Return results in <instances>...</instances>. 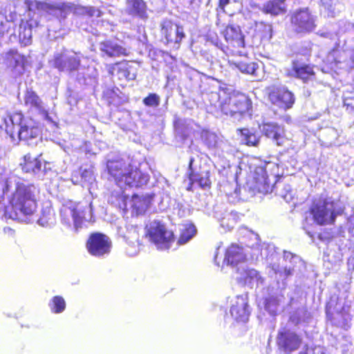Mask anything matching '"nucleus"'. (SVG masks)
<instances>
[{"instance_id":"obj_1","label":"nucleus","mask_w":354,"mask_h":354,"mask_svg":"<svg viewBox=\"0 0 354 354\" xmlns=\"http://www.w3.org/2000/svg\"><path fill=\"white\" fill-rule=\"evenodd\" d=\"M208 98V111L212 114L241 117L252 108V102L249 96L238 91L222 88L218 92H211Z\"/></svg>"},{"instance_id":"obj_2","label":"nucleus","mask_w":354,"mask_h":354,"mask_svg":"<svg viewBox=\"0 0 354 354\" xmlns=\"http://www.w3.org/2000/svg\"><path fill=\"white\" fill-rule=\"evenodd\" d=\"M37 207L35 186L18 182L15 191L8 198V204L5 207V214L12 219L32 216L37 213Z\"/></svg>"},{"instance_id":"obj_3","label":"nucleus","mask_w":354,"mask_h":354,"mask_svg":"<svg viewBox=\"0 0 354 354\" xmlns=\"http://www.w3.org/2000/svg\"><path fill=\"white\" fill-rule=\"evenodd\" d=\"M5 131L12 141L17 139L28 145L41 144V130L31 119L26 118L21 112H14L5 120Z\"/></svg>"},{"instance_id":"obj_4","label":"nucleus","mask_w":354,"mask_h":354,"mask_svg":"<svg viewBox=\"0 0 354 354\" xmlns=\"http://www.w3.org/2000/svg\"><path fill=\"white\" fill-rule=\"evenodd\" d=\"M344 207L328 198H319L313 201L308 212L316 225L324 226L335 225L337 216L344 213Z\"/></svg>"},{"instance_id":"obj_5","label":"nucleus","mask_w":354,"mask_h":354,"mask_svg":"<svg viewBox=\"0 0 354 354\" xmlns=\"http://www.w3.org/2000/svg\"><path fill=\"white\" fill-rule=\"evenodd\" d=\"M160 32L161 40L168 47L178 50L186 33L183 25L171 19H165L160 23Z\"/></svg>"},{"instance_id":"obj_6","label":"nucleus","mask_w":354,"mask_h":354,"mask_svg":"<svg viewBox=\"0 0 354 354\" xmlns=\"http://www.w3.org/2000/svg\"><path fill=\"white\" fill-rule=\"evenodd\" d=\"M146 237L160 250H169L175 241L173 232L168 230L162 223L156 221L147 230Z\"/></svg>"},{"instance_id":"obj_7","label":"nucleus","mask_w":354,"mask_h":354,"mask_svg":"<svg viewBox=\"0 0 354 354\" xmlns=\"http://www.w3.org/2000/svg\"><path fill=\"white\" fill-rule=\"evenodd\" d=\"M265 94L271 104L284 110L291 109L295 102L294 93L286 86H268L265 88Z\"/></svg>"},{"instance_id":"obj_8","label":"nucleus","mask_w":354,"mask_h":354,"mask_svg":"<svg viewBox=\"0 0 354 354\" xmlns=\"http://www.w3.org/2000/svg\"><path fill=\"white\" fill-rule=\"evenodd\" d=\"M3 64L11 77L16 80L26 73L28 60L27 57L20 53L17 48H10L4 53Z\"/></svg>"},{"instance_id":"obj_9","label":"nucleus","mask_w":354,"mask_h":354,"mask_svg":"<svg viewBox=\"0 0 354 354\" xmlns=\"http://www.w3.org/2000/svg\"><path fill=\"white\" fill-rule=\"evenodd\" d=\"M89 209L87 205H82L80 202L71 200L63 203L60 209L61 218L63 223L70 224L71 218L76 228L81 227L86 218V212Z\"/></svg>"},{"instance_id":"obj_10","label":"nucleus","mask_w":354,"mask_h":354,"mask_svg":"<svg viewBox=\"0 0 354 354\" xmlns=\"http://www.w3.org/2000/svg\"><path fill=\"white\" fill-rule=\"evenodd\" d=\"M111 247L112 242L110 238L101 232L90 234L86 242L88 252L95 257H102L109 254Z\"/></svg>"},{"instance_id":"obj_11","label":"nucleus","mask_w":354,"mask_h":354,"mask_svg":"<svg viewBox=\"0 0 354 354\" xmlns=\"http://www.w3.org/2000/svg\"><path fill=\"white\" fill-rule=\"evenodd\" d=\"M147 164L132 162L123 185L129 187L142 188L147 185L150 180Z\"/></svg>"},{"instance_id":"obj_12","label":"nucleus","mask_w":354,"mask_h":354,"mask_svg":"<svg viewBox=\"0 0 354 354\" xmlns=\"http://www.w3.org/2000/svg\"><path fill=\"white\" fill-rule=\"evenodd\" d=\"M194 158H189L188 171L187 177L189 180V183L186 187L188 192H193L194 184H197L198 187L203 190H209L212 187V181L210 180V171L209 170H197L193 167Z\"/></svg>"},{"instance_id":"obj_13","label":"nucleus","mask_w":354,"mask_h":354,"mask_svg":"<svg viewBox=\"0 0 354 354\" xmlns=\"http://www.w3.org/2000/svg\"><path fill=\"white\" fill-rule=\"evenodd\" d=\"M132 161L129 162L123 158L107 160L106 169L109 179L113 180L118 186H122Z\"/></svg>"},{"instance_id":"obj_14","label":"nucleus","mask_w":354,"mask_h":354,"mask_svg":"<svg viewBox=\"0 0 354 354\" xmlns=\"http://www.w3.org/2000/svg\"><path fill=\"white\" fill-rule=\"evenodd\" d=\"M221 35L227 42V48L232 54L239 53L245 48V37L239 26L227 24L221 31Z\"/></svg>"},{"instance_id":"obj_15","label":"nucleus","mask_w":354,"mask_h":354,"mask_svg":"<svg viewBox=\"0 0 354 354\" xmlns=\"http://www.w3.org/2000/svg\"><path fill=\"white\" fill-rule=\"evenodd\" d=\"M302 344V338L295 332L287 328L278 331L277 345L280 351L286 354H291L298 350Z\"/></svg>"},{"instance_id":"obj_16","label":"nucleus","mask_w":354,"mask_h":354,"mask_svg":"<svg viewBox=\"0 0 354 354\" xmlns=\"http://www.w3.org/2000/svg\"><path fill=\"white\" fill-rule=\"evenodd\" d=\"M290 22L297 33H308L315 28L314 19L307 8L295 11L290 17Z\"/></svg>"},{"instance_id":"obj_17","label":"nucleus","mask_w":354,"mask_h":354,"mask_svg":"<svg viewBox=\"0 0 354 354\" xmlns=\"http://www.w3.org/2000/svg\"><path fill=\"white\" fill-rule=\"evenodd\" d=\"M43 153L39 152L35 156L28 152L23 157V161L20 163L21 170L28 174L36 175L41 171L42 165H44V172H47L46 165L48 162L43 160Z\"/></svg>"},{"instance_id":"obj_18","label":"nucleus","mask_w":354,"mask_h":354,"mask_svg":"<svg viewBox=\"0 0 354 354\" xmlns=\"http://www.w3.org/2000/svg\"><path fill=\"white\" fill-rule=\"evenodd\" d=\"M230 313L236 322H247L250 316L248 298L243 295L236 296L231 301Z\"/></svg>"},{"instance_id":"obj_19","label":"nucleus","mask_w":354,"mask_h":354,"mask_svg":"<svg viewBox=\"0 0 354 354\" xmlns=\"http://www.w3.org/2000/svg\"><path fill=\"white\" fill-rule=\"evenodd\" d=\"M261 132L263 136L271 139L277 146H284L289 141L284 128L274 122L263 123Z\"/></svg>"},{"instance_id":"obj_20","label":"nucleus","mask_w":354,"mask_h":354,"mask_svg":"<svg viewBox=\"0 0 354 354\" xmlns=\"http://www.w3.org/2000/svg\"><path fill=\"white\" fill-rule=\"evenodd\" d=\"M131 62V61L122 59L106 65L108 74L111 77L116 76L118 80H134L136 74L131 73L132 66L130 64Z\"/></svg>"},{"instance_id":"obj_21","label":"nucleus","mask_w":354,"mask_h":354,"mask_svg":"<svg viewBox=\"0 0 354 354\" xmlns=\"http://www.w3.org/2000/svg\"><path fill=\"white\" fill-rule=\"evenodd\" d=\"M314 66L309 64H299L297 61L292 62V71L286 73L288 77H295L306 84L315 79Z\"/></svg>"},{"instance_id":"obj_22","label":"nucleus","mask_w":354,"mask_h":354,"mask_svg":"<svg viewBox=\"0 0 354 354\" xmlns=\"http://www.w3.org/2000/svg\"><path fill=\"white\" fill-rule=\"evenodd\" d=\"M80 59L75 55L61 53L55 55L53 66L59 71H73L79 68Z\"/></svg>"},{"instance_id":"obj_23","label":"nucleus","mask_w":354,"mask_h":354,"mask_svg":"<svg viewBox=\"0 0 354 354\" xmlns=\"http://www.w3.org/2000/svg\"><path fill=\"white\" fill-rule=\"evenodd\" d=\"M100 49L108 57H128L131 54L129 48L110 39L100 42Z\"/></svg>"},{"instance_id":"obj_24","label":"nucleus","mask_w":354,"mask_h":354,"mask_svg":"<svg viewBox=\"0 0 354 354\" xmlns=\"http://www.w3.org/2000/svg\"><path fill=\"white\" fill-rule=\"evenodd\" d=\"M126 12L133 17H138L143 21L149 18L148 7L144 0H125Z\"/></svg>"},{"instance_id":"obj_25","label":"nucleus","mask_w":354,"mask_h":354,"mask_svg":"<svg viewBox=\"0 0 354 354\" xmlns=\"http://www.w3.org/2000/svg\"><path fill=\"white\" fill-rule=\"evenodd\" d=\"M261 10L263 13L271 16H279L287 12L286 0H268L263 3Z\"/></svg>"},{"instance_id":"obj_26","label":"nucleus","mask_w":354,"mask_h":354,"mask_svg":"<svg viewBox=\"0 0 354 354\" xmlns=\"http://www.w3.org/2000/svg\"><path fill=\"white\" fill-rule=\"evenodd\" d=\"M245 255L241 247L232 244L225 250L224 262L227 265L236 266L245 260Z\"/></svg>"},{"instance_id":"obj_27","label":"nucleus","mask_w":354,"mask_h":354,"mask_svg":"<svg viewBox=\"0 0 354 354\" xmlns=\"http://www.w3.org/2000/svg\"><path fill=\"white\" fill-rule=\"evenodd\" d=\"M272 36V26L264 21L256 22L254 27L253 37L260 43L269 41Z\"/></svg>"},{"instance_id":"obj_28","label":"nucleus","mask_w":354,"mask_h":354,"mask_svg":"<svg viewBox=\"0 0 354 354\" xmlns=\"http://www.w3.org/2000/svg\"><path fill=\"white\" fill-rule=\"evenodd\" d=\"M73 180L76 184H82L93 180L94 171L92 165L81 166L72 175Z\"/></svg>"},{"instance_id":"obj_29","label":"nucleus","mask_w":354,"mask_h":354,"mask_svg":"<svg viewBox=\"0 0 354 354\" xmlns=\"http://www.w3.org/2000/svg\"><path fill=\"white\" fill-rule=\"evenodd\" d=\"M24 105L30 109L42 111L43 102L37 93L32 89H26L24 95Z\"/></svg>"},{"instance_id":"obj_30","label":"nucleus","mask_w":354,"mask_h":354,"mask_svg":"<svg viewBox=\"0 0 354 354\" xmlns=\"http://www.w3.org/2000/svg\"><path fill=\"white\" fill-rule=\"evenodd\" d=\"M32 27L27 21H21L19 26V42L23 46H28L32 42Z\"/></svg>"},{"instance_id":"obj_31","label":"nucleus","mask_w":354,"mask_h":354,"mask_svg":"<svg viewBox=\"0 0 354 354\" xmlns=\"http://www.w3.org/2000/svg\"><path fill=\"white\" fill-rule=\"evenodd\" d=\"M238 131L245 145L249 147H257L259 145L261 138L257 132L248 128L239 129Z\"/></svg>"},{"instance_id":"obj_32","label":"nucleus","mask_w":354,"mask_h":354,"mask_svg":"<svg viewBox=\"0 0 354 354\" xmlns=\"http://www.w3.org/2000/svg\"><path fill=\"white\" fill-rule=\"evenodd\" d=\"M150 197L140 196L138 194L132 196V205L133 210L136 214H142L148 209L150 203Z\"/></svg>"},{"instance_id":"obj_33","label":"nucleus","mask_w":354,"mask_h":354,"mask_svg":"<svg viewBox=\"0 0 354 354\" xmlns=\"http://www.w3.org/2000/svg\"><path fill=\"white\" fill-rule=\"evenodd\" d=\"M234 66L242 73L254 76L257 75L259 65L255 62L239 61L234 63Z\"/></svg>"},{"instance_id":"obj_34","label":"nucleus","mask_w":354,"mask_h":354,"mask_svg":"<svg viewBox=\"0 0 354 354\" xmlns=\"http://www.w3.org/2000/svg\"><path fill=\"white\" fill-rule=\"evenodd\" d=\"M66 301L59 295L54 296L49 302V307L52 313L59 314L66 309Z\"/></svg>"},{"instance_id":"obj_35","label":"nucleus","mask_w":354,"mask_h":354,"mask_svg":"<svg viewBox=\"0 0 354 354\" xmlns=\"http://www.w3.org/2000/svg\"><path fill=\"white\" fill-rule=\"evenodd\" d=\"M196 233V229L194 224L189 223L184 226L182 230L179 239L178 243L180 244H184L190 240Z\"/></svg>"},{"instance_id":"obj_36","label":"nucleus","mask_w":354,"mask_h":354,"mask_svg":"<svg viewBox=\"0 0 354 354\" xmlns=\"http://www.w3.org/2000/svg\"><path fill=\"white\" fill-rule=\"evenodd\" d=\"M342 102L346 110L354 113V87L351 90H346L342 95Z\"/></svg>"},{"instance_id":"obj_37","label":"nucleus","mask_w":354,"mask_h":354,"mask_svg":"<svg viewBox=\"0 0 354 354\" xmlns=\"http://www.w3.org/2000/svg\"><path fill=\"white\" fill-rule=\"evenodd\" d=\"M344 53L339 44H335L333 48L328 53L327 57L330 62L337 64L342 62V57Z\"/></svg>"},{"instance_id":"obj_38","label":"nucleus","mask_w":354,"mask_h":354,"mask_svg":"<svg viewBox=\"0 0 354 354\" xmlns=\"http://www.w3.org/2000/svg\"><path fill=\"white\" fill-rule=\"evenodd\" d=\"M54 220V211L50 207H46L42 209L38 221L41 225L44 226L48 225L50 223H52Z\"/></svg>"},{"instance_id":"obj_39","label":"nucleus","mask_w":354,"mask_h":354,"mask_svg":"<svg viewBox=\"0 0 354 354\" xmlns=\"http://www.w3.org/2000/svg\"><path fill=\"white\" fill-rule=\"evenodd\" d=\"M142 102L147 106L156 107L160 104V97L156 93H149Z\"/></svg>"},{"instance_id":"obj_40","label":"nucleus","mask_w":354,"mask_h":354,"mask_svg":"<svg viewBox=\"0 0 354 354\" xmlns=\"http://www.w3.org/2000/svg\"><path fill=\"white\" fill-rule=\"evenodd\" d=\"M205 39L206 41H209L216 46L222 45L218 35L215 30H209L205 35Z\"/></svg>"},{"instance_id":"obj_41","label":"nucleus","mask_w":354,"mask_h":354,"mask_svg":"<svg viewBox=\"0 0 354 354\" xmlns=\"http://www.w3.org/2000/svg\"><path fill=\"white\" fill-rule=\"evenodd\" d=\"M35 8L37 10L49 12L51 10H56L59 9V7L54 4H50L45 1H35Z\"/></svg>"},{"instance_id":"obj_42","label":"nucleus","mask_w":354,"mask_h":354,"mask_svg":"<svg viewBox=\"0 0 354 354\" xmlns=\"http://www.w3.org/2000/svg\"><path fill=\"white\" fill-rule=\"evenodd\" d=\"M103 97L109 104H115L116 98H119L118 95L113 88L106 89L103 93Z\"/></svg>"},{"instance_id":"obj_43","label":"nucleus","mask_w":354,"mask_h":354,"mask_svg":"<svg viewBox=\"0 0 354 354\" xmlns=\"http://www.w3.org/2000/svg\"><path fill=\"white\" fill-rule=\"evenodd\" d=\"M255 173L257 175H255L254 178L257 182H260V181L266 182V180L268 178V175L266 173V170L263 167L259 166V167H256Z\"/></svg>"},{"instance_id":"obj_44","label":"nucleus","mask_w":354,"mask_h":354,"mask_svg":"<svg viewBox=\"0 0 354 354\" xmlns=\"http://www.w3.org/2000/svg\"><path fill=\"white\" fill-rule=\"evenodd\" d=\"M244 273L243 280L245 281H250L252 279L257 278L258 276V272L254 269H246L244 270Z\"/></svg>"},{"instance_id":"obj_45","label":"nucleus","mask_w":354,"mask_h":354,"mask_svg":"<svg viewBox=\"0 0 354 354\" xmlns=\"http://www.w3.org/2000/svg\"><path fill=\"white\" fill-rule=\"evenodd\" d=\"M10 189L8 180L0 181V201L4 198V194Z\"/></svg>"},{"instance_id":"obj_46","label":"nucleus","mask_w":354,"mask_h":354,"mask_svg":"<svg viewBox=\"0 0 354 354\" xmlns=\"http://www.w3.org/2000/svg\"><path fill=\"white\" fill-rule=\"evenodd\" d=\"M84 14L87 17H91L93 16L100 17L101 12L98 9H95L93 7H88L84 8Z\"/></svg>"},{"instance_id":"obj_47","label":"nucleus","mask_w":354,"mask_h":354,"mask_svg":"<svg viewBox=\"0 0 354 354\" xmlns=\"http://www.w3.org/2000/svg\"><path fill=\"white\" fill-rule=\"evenodd\" d=\"M232 0H218L216 10L217 12L225 13V7L230 3Z\"/></svg>"},{"instance_id":"obj_48","label":"nucleus","mask_w":354,"mask_h":354,"mask_svg":"<svg viewBox=\"0 0 354 354\" xmlns=\"http://www.w3.org/2000/svg\"><path fill=\"white\" fill-rule=\"evenodd\" d=\"M318 238L322 241L329 240L333 238V235L330 231L325 230L318 235Z\"/></svg>"},{"instance_id":"obj_49","label":"nucleus","mask_w":354,"mask_h":354,"mask_svg":"<svg viewBox=\"0 0 354 354\" xmlns=\"http://www.w3.org/2000/svg\"><path fill=\"white\" fill-rule=\"evenodd\" d=\"M203 0H189V3L194 7H199Z\"/></svg>"},{"instance_id":"obj_50","label":"nucleus","mask_w":354,"mask_h":354,"mask_svg":"<svg viewBox=\"0 0 354 354\" xmlns=\"http://www.w3.org/2000/svg\"><path fill=\"white\" fill-rule=\"evenodd\" d=\"M289 320L294 323L295 324H297L299 322V317H290Z\"/></svg>"},{"instance_id":"obj_51","label":"nucleus","mask_w":354,"mask_h":354,"mask_svg":"<svg viewBox=\"0 0 354 354\" xmlns=\"http://www.w3.org/2000/svg\"><path fill=\"white\" fill-rule=\"evenodd\" d=\"M298 354H308V346L306 345L304 347V349L303 351L299 352Z\"/></svg>"},{"instance_id":"obj_52","label":"nucleus","mask_w":354,"mask_h":354,"mask_svg":"<svg viewBox=\"0 0 354 354\" xmlns=\"http://www.w3.org/2000/svg\"><path fill=\"white\" fill-rule=\"evenodd\" d=\"M4 36V32H0V38L1 37H3Z\"/></svg>"},{"instance_id":"obj_53","label":"nucleus","mask_w":354,"mask_h":354,"mask_svg":"<svg viewBox=\"0 0 354 354\" xmlns=\"http://www.w3.org/2000/svg\"><path fill=\"white\" fill-rule=\"evenodd\" d=\"M272 301H274L272 299H270V300L267 302V305H268V304H269V303L272 302Z\"/></svg>"}]
</instances>
